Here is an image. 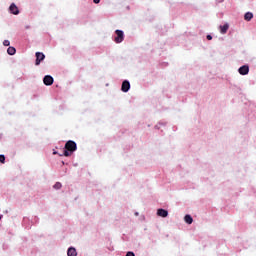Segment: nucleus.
<instances>
[{
    "mask_svg": "<svg viewBox=\"0 0 256 256\" xmlns=\"http://www.w3.org/2000/svg\"><path fill=\"white\" fill-rule=\"evenodd\" d=\"M0 220H1V216H0Z\"/></svg>",
    "mask_w": 256,
    "mask_h": 256,
    "instance_id": "4be33fe9",
    "label": "nucleus"
},
{
    "mask_svg": "<svg viewBox=\"0 0 256 256\" xmlns=\"http://www.w3.org/2000/svg\"><path fill=\"white\" fill-rule=\"evenodd\" d=\"M0 163H5V155H0Z\"/></svg>",
    "mask_w": 256,
    "mask_h": 256,
    "instance_id": "dca6fc26",
    "label": "nucleus"
},
{
    "mask_svg": "<svg viewBox=\"0 0 256 256\" xmlns=\"http://www.w3.org/2000/svg\"><path fill=\"white\" fill-rule=\"evenodd\" d=\"M206 39H207L208 41H211V39H213V36L207 35V36H206Z\"/></svg>",
    "mask_w": 256,
    "mask_h": 256,
    "instance_id": "f3484780",
    "label": "nucleus"
},
{
    "mask_svg": "<svg viewBox=\"0 0 256 256\" xmlns=\"http://www.w3.org/2000/svg\"><path fill=\"white\" fill-rule=\"evenodd\" d=\"M61 187H63L61 182H56L55 185L53 186L54 189H61Z\"/></svg>",
    "mask_w": 256,
    "mask_h": 256,
    "instance_id": "4468645a",
    "label": "nucleus"
},
{
    "mask_svg": "<svg viewBox=\"0 0 256 256\" xmlns=\"http://www.w3.org/2000/svg\"><path fill=\"white\" fill-rule=\"evenodd\" d=\"M157 215L158 217H167V215H169V212L165 209H158Z\"/></svg>",
    "mask_w": 256,
    "mask_h": 256,
    "instance_id": "6e6552de",
    "label": "nucleus"
},
{
    "mask_svg": "<svg viewBox=\"0 0 256 256\" xmlns=\"http://www.w3.org/2000/svg\"><path fill=\"white\" fill-rule=\"evenodd\" d=\"M7 53L8 55H15V53H17V50L15 49V47H8L7 49Z\"/></svg>",
    "mask_w": 256,
    "mask_h": 256,
    "instance_id": "f8f14e48",
    "label": "nucleus"
},
{
    "mask_svg": "<svg viewBox=\"0 0 256 256\" xmlns=\"http://www.w3.org/2000/svg\"><path fill=\"white\" fill-rule=\"evenodd\" d=\"M238 72L240 73V75H248L249 74V66L244 65V66L240 67Z\"/></svg>",
    "mask_w": 256,
    "mask_h": 256,
    "instance_id": "0eeeda50",
    "label": "nucleus"
},
{
    "mask_svg": "<svg viewBox=\"0 0 256 256\" xmlns=\"http://www.w3.org/2000/svg\"><path fill=\"white\" fill-rule=\"evenodd\" d=\"M126 256H135V253H133V252H127Z\"/></svg>",
    "mask_w": 256,
    "mask_h": 256,
    "instance_id": "a211bd4d",
    "label": "nucleus"
},
{
    "mask_svg": "<svg viewBox=\"0 0 256 256\" xmlns=\"http://www.w3.org/2000/svg\"><path fill=\"white\" fill-rule=\"evenodd\" d=\"M116 37L114 38L115 43H123V40L125 39V34L122 30H116L115 31Z\"/></svg>",
    "mask_w": 256,
    "mask_h": 256,
    "instance_id": "f03ea898",
    "label": "nucleus"
},
{
    "mask_svg": "<svg viewBox=\"0 0 256 256\" xmlns=\"http://www.w3.org/2000/svg\"><path fill=\"white\" fill-rule=\"evenodd\" d=\"M9 11L10 13H12V15H19V8L17 7V5H15V3H12L10 5Z\"/></svg>",
    "mask_w": 256,
    "mask_h": 256,
    "instance_id": "423d86ee",
    "label": "nucleus"
},
{
    "mask_svg": "<svg viewBox=\"0 0 256 256\" xmlns=\"http://www.w3.org/2000/svg\"><path fill=\"white\" fill-rule=\"evenodd\" d=\"M64 149V157H71V153H75V151H77V143L73 140H69L66 142Z\"/></svg>",
    "mask_w": 256,
    "mask_h": 256,
    "instance_id": "f257e3e1",
    "label": "nucleus"
},
{
    "mask_svg": "<svg viewBox=\"0 0 256 256\" xmlns=\"http://www.w3.org/2000/svg\"><path fill=\"white\" fill-rule=\"evenodd\" d=\"M219 29H220V33L222 35H225V33L229 31V24H224L223 26H220Z\"/></svg>",
    "mask_w": 256,
    "mask_h": 256,
    "instance_id": "1a4fd4ad",
    "label": "nucleus"
},
{
    "mask_svg": "<svg viewBox=\"0 0 256 256\" xmlns=\"http://www.w3.org/2000/svg\"><path fill=\"white\" fill-rule=\"evenodd\" d=\"M93 3H95L96 5L101 3V0H93Z\"/></svg>",
    "mask_w": 256,
    "mask_h": 256,
    "instance_id": "6ab92c4d",
    "label": "nucleus"
},
{
    "mask_svg": "<svg viewBox=\"0 0 256 256\" xmlns=\"http://www.w3.org/2000/svg\"><path fill=\"white\" fill-rule=\"evenodd\" d=\"M68 256H77V250L73 247L69 248L67 251Z\"/></svg>",
    "mask_w": 256,
    "mask_h": 256,
    "instance_id": "9d476101",
    "label": "nucleus"
},
{
    "mask_svg": "<svg viewBox=\"0 0 256 256\" xmlns=\"http://www.w3.org/2000/svg\"><path fill=\"white\" fill-rule=\"evenodd\" d=\"M129 89H131V84L129 83V81L127 80L123 81L121 91H123V93H127Z\"/></svg>",
    "mask_w": 256,
    "mask_h": 256,
    "instance_id": "39448f33",
    "label": "nucleus"
},
{
    "mask_svg": "<svg viewBox=\"0 0 256 256\" xmlns=\"http://www.w3.org/2000/svg\"><path fill=\"white\" fill-rule=\"evenodd\" d=\"M244 19H245V21H251V19H253V13L247 12V13L244 15Z\"/></svg>",
    "mask_w": 256,
    "mask_h": 256,
    "instance_id": "ddd939ff",
    "label": "nucleus"
},
{
    "mask_svg": "<svg viewBox=\"0 0 256 256\" xmlns=\"http://www.w3.org/2000/svg\"><path fill=\"white\" fill-rule=\"evenodd\" d=\"M45 59V54L41 52H36V62L35 65H41V61Z\"/></svg>",
    "mask_w": 256,
    "mask_h": 256,
    "instance_id": "7ed1b4c3",
    "label": "nucleus"
},
{
    "mask_svg": "<svg viewBox=\"0 0 256 256\" xmlns=\"http://www.w3.org/2000/svg\"><path fill=\"white\" fill-rule=\"evenodd\" d=\"M53 154H54V155H57V152H54Z\"/></svg>",
    "mask_w": 256,
    "mask_h": 256,
    "instance_id": "412c9836",
    "label": "nucleus"
},
{
    "mask_svg": "<svg viewBox=\"0 0 256 256\" xmlns=\"http://www.w3.org/2000/svg\"><path fill=\"white\" fill-rule=\"evenodd\" d=\"M53 76L51 75H46L44 78H43V83L44 85H47V86H50V85H53Z\"/></svg>",
    "mask_w": 256,
    "mask_h": 256,
    "instance_id": "20e7f679",
    "label": "nucleus"
},
{
    "mask_svg": "<svg viewBox=\"0 0 256 256\" xmlns=\"http://www.w3.org/2000/svg\"><path fill=\"white\" fill-rule=\"evenodd\" d=\"M135 215L137 216V215H139V213H138V212H136V213H135Z\"/></svg>",
    "mask_w": 256,
    "mask_h": 256,
    "instance_id": "aec40b11",
    "label": "nucleus"
},
{
    "mask_svg": "<svg viewBox=\"0 0 256 256\" xmlns=\"http://www.w3.org/2000/svg\"><path fill=\"white\" fill-rule=\"evenodd\" d=\"M9 45H11V42H9V40H4L3 41V46L4 47H9Z\"/></svg>",
    "mask_w": 256,
    "mask_h": 256,
    "instance_id": "2eb2a0df",
    "label": "nucleus"
},
{
    "mask_svg": "<svg viewBox=\"0 0 256 256\" xmlns=\"http://www.w3.org/2000/svg\"><path fill=\"white\" fill-rule=\"evenodd\" d=\"M184 221H185V223H187L188 225H191V223H193V217H191V215L187 214V215L184 217Z\"/></svg>",
    "mask_w": 256,
    "mask_h": 256,
    "instance_id": "9b49d317",
    "label": "nucleus"
}]
</instances>
